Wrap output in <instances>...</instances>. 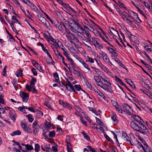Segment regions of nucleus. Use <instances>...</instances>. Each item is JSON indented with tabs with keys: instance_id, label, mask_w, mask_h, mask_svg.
I'll return each mask as SVG.
<instances>
[{
	"instance_id": "f257e3e1",
	"label": "nucleus",
	"mask_w": 152,
	"mask_h": 152,
	"mask_svg": "<svg viewBox=\"0 0 152 152\" xmlns=\"http://www.w3.org/2000/svg\"><path fill=\"white\" fill-rule=\"evenodd\" d=\"M130 118L131 120L130 122V126L132 129L137 128L138 126H139L141 124V122H143V121L139 116L134 114H132Z\"/></svg>"
},
{
	"instance_id": "f03ea898",
	"label": "nucleus",
	"mask_w": 152,
	"mask_h": 152,
	"mask_svg": "<svg viewBox=\"0 0 152 152\" xmlns=\"http://www.w3.org/2000/svg\"><path fill=\"white\" fill-rule=\"evenodd\" d=\"M111 85L110 82L107 83H102L100 86L104 90L111 93L113 92Z\"/></svg>"
},
{
	"instance_id": "7ed1b4c3",
	"label": "nucleus",
	"mask_w": 152,
	"mask_h": 152,
	"mask_svg": "<svg viewBox=\"0 0 152 152\" xmlns=\"http://www.w3.org/2000/svg\"><path fill=\"white\" fill-rule=\"evenodd\" d=\"M123 111L124 112L126 113L129 115H131V113L129 111L130 110H131L132 109V107H131L129 106L127 104L125 103L123 104Z\"/></svg>"
},
{
	"instance_id": "20e7f679",
	"label": "nucleus",
	"mask_w": 152,
	"mask_h": 152,
	"mask_svg": "<svg viewBox=\"0 0 152 152\" xmlns=\"http://www.w3.org/2000/svg\"><path fill=\"white\" fill-rule=\"evenodd\" d=\"M20 96L22 99L23 101L24 102H26L29 97V94L23 91H20Z\"/></svg>"
},
{
	"instance_id": "39448f33",
	"label": "nucleus",
	"mask_w": 152,
	"mask_h": 152,
	"mask_svg": "<svg viewBox=\"0 0 152 152\" xmlns=\"http://www.w3.org/2000/svg\"><path fill=\"white\" fill-rule=\"evenodd\" d=\"M92 42L94 45L96 47V45L98 46L97 47L99 49H101L103 48V46L102 44H100L96 40V38L95 37H92L91 38Z\"/></svg>"
},
{
	"instance_id": "423d86ee",
	"label": "nucleus",
	"mask_w": 152,
	"mask_h": 152,
	"mask_svg": "<svg viewBox=\"0 0 152 152\" xmlns=\"http://www.w3.org/2000/svg\"><path fill=\"white\" fill-rule=\"evenodd\" d=\"M133 20L132 17L129 15H127V17L125 18V19L124 20L126 21L129 25L132 26H133Z\"/></svg>"
},
{
	"instance_id": "0eeeda50",
	"label": "nucleus",
	"mask_w": 152,
	"mask_h": 152,
	"mask_svg": "<svg viewBox=\"0 0 152 152\" xmlns=\"http://www.w3.org/2000/svg\"><path fill=\"white\" fill-rule=\"evenodd\" d=\"M21 126L23 129V130L26 132H27L28 133H31L32 132L31 129L27 125H26L24 124L21 123Z\"/></svg>"
},
{
	"instance_id": "6e6552de",
	"label": "nucleus",
	"mask_w": 152,
	"mask_h": 152,
	"mask_svg": "<svg viewBox=\"0 0 152 152\" xmlns=\"http://www.w3.org/2000/svg\"><path fill=\"white\" fill-rule=\"evenodd\" d=\"M10 118L15 122L16 119V114L13 110H10L9 113Z\"/></svg>"
},
{
	"instance_id": "1a4fd4ad",
	"label": "nucleus",
	"mask_w": 152,
	"mask_h": 152,
	"mask_svg": "<svg viewBox=\"0 0 152 152\" xmlns=\"http://www.w3.org/2000/svg\"><path fill=\"white\" fill-rule=\"evenodd\" d=\"M129 136L131 138V140L133 145L132 146H134V145H137L138 141L137 140L135 136L132 133H130L129 134Z\"/></svg>"
},
{
	"instance_id": "9d476101",
	"label": "nucleus",
	"mask_w": 152,
	"mask_h": 152,
	"mask_svg": "<svg viewBox=\"0 0 152 152\" xmlns=\"http://www.w3.org/2000/svg\"><path fill=\"white\" fill-rule=\"evenodd\" d=\"M66 80L67 83L66 85L71 88L72 91L77 94V93L75 89L74 88V86H73L71 82L68 79H66Z\"/></svg>"
},
{
	"instance_id": "9b49d317",
	"label": "nucleus",
	"mask_w": 152,
	"mask_h": 152,
	"mask_svg": "<svg viewBox=\"0 0 152 152\" xmlns=\"http://www.w3.org/2000/svg\"><path fill=\"white\" fill-rule=\"evenodd\" d=\"M38 45H40L41 46L42 50L44 51V52L45 53H46L47 54L48 56L49 57H50L52 60V58L51 57V55L49 53L48 51L46 49H45V48L44 45L42 43L40 42L38 43Z\"/></svg>"
},
{
	"instance_id": "f8f14e48",
	"label": "nucleus",
	"mask_w": 152,
	"mask_h": 152,
	"mask_svg": "<svg viewBox=\"0 0 152 152\" xmlns=\"http://www.w3.org/2000/svg\"><path fill=\"white\" fill-rule=\"evenodd\" d=\"M84 33L86 36V42H90L91 41V36L90 33L88 31L85 30Z\"/></svg>"
},
{
	"instance_id": "ddd939ff",
	"label": "nucleus",
	"mask_w": 152,
	"mask_h": 152,
	"mask_svg": "<svg viewBox=\"0 0 152 152\" xmlns=\"http://www.w3.org/2000/svg\"><path fill=\"white\" fill-rule=\"evenodd\" d=\"M100 55L102 56L101 57L103 58L104 60L106 62L109 61V59L107 56V54L105 53L102 52L100 53Z\"/></svg>"
},
{
	"instance_id": "4468645a",
	"label": "nucleus",
	"mask_w": 152,
	"mask_h": 152,
	"mask_svg": "<svg viewBox=\"0 0 152 152\" xmlns=\"http://www.w3.org/2000/svg\"><path fill=\"white\" fill-rule=\"evenodd\" d=\"M144 122H141V123H140V125L139 126H138V127H139V128L140 129V128L141 129L143 130L144 131H145V132L146 133H148L149 132V131L148 130V129L143 124V123Z\"/></svg>"
},
{
	"instance_id": "2eb2a0df",
	"label": "nucleus",
	"mask_w": 152,
	"mask_h": 152,
	"mask_svg": "<svg viewBox=\"0 0 152 152\" xmlns=\"http://www.w3.org/2000/svg\"><path fill=\"white\" fill-rule=\"evenodd\" d=\"M94 79L96 83V84L99 86H101L102 82H101L100 78H99V76H94Z\"/></svg>"
},
{
	"instance_id": "dca6fc26",
	"label": "nucleus",
	"mask_w": 152,
	"mask_h": 152,
	"mask_svg": "<svg viewBox=\"0 0 152 152\" xmlns=\"http://www.w3.org/2000/svg\"><path fill=\"white\" fill-rule=\"evenodd\" d=\"M78 33V36H79L81 39L84 41L86 42V37L84 35L85 33L84 32H80L77 31Z\"/></svg>"
},
{
	"instance_id": "f3484780",
	"label": "nucleus",
	"mask_w": 152,
	"mask_h": 152,
	"mask_svg": "<svg viewBox=\"0 0 152 152\" xmlns=\"http://www.w3.org/2000/svg\"><path fill=\"white\" fill-rule=\"evenodd\" d=\"M100 80L101 82L103 83H107L110 82L109 80L107 77L103 78L102 77H100Z\"/></svg>"
},
{
	"instance_id": "a211bd4d",
	"label": "nucleus",
	"mask_w": 152,
	"mask_h": 152,
	"mask_svg": "<svg viewBox=\"0 0 152 152\" xmlns=\"http://www.w3.org/2000/svg\"><path fill=\"white\" fill-rule=\"evenodd\" d=\"M36 112L37 114L36 117V119H38L42 117L43 115V113L42 111L37 110Z\"/></svg>"
},
{
	"instance_id": "6ab92c4d",
	"label": "nucleus",
	"mask_w": 152,
	"mask_h": 152,
	"mask_svg": "<svg viewBox=\"0 0 152 152\" xmlns=\"http://www.w3.org/2000/svg\"><path fill=\"white\" fill-rule=\"evenodd\" d=\"M144 147L143 148V151L145 152H148L151 150L150 147L147 145V143L145 142L144 144Z\"/></svg>"
},
{
	"instance_id": "aec40b11",
	"label": "nucleus",
	"mask_w": 152,
	"mask_h": 152,
	"mask_svg": "<svg viewBox=\"0 0 152 152\" xmlns=\"http://www.w3.org/2000/svg\"><path fill=\"white\" fill-rule=\"evenodd\" d=\"M57 23L56 24H55V25L58 28L60 31L62 33H64V30L62 27V25L61 24H59L58 22H57Z\"/></svg>"
},
{
	"instance_id": "412c9836",
	"label": "nucleus",
	"mask_w": 152,
	"mask_h": 152,
	"mask_svg": "<svg viewBox=\"0 0 152 152\" xmlns=\"http://www.w3.org/2000/svg\"><path fill=\"white\" fill-rule=\"evenodd\" d=\"M125 80L127 83L129 84L132 88H135L134 86L133 85L134 84L133 82L130 79L126 78L125 79Z\"/></svg>"
},
{
	"instance_id": "4be33fe9",
	"label": "nucleus",
	"mask_w": 152,
	"mask_h": 152,
	"mask_svg": "<svg viewBox=\"0 0 152 152\" xmlns=\"http://www.w3.org/2000/svg\"><path fill=\"white\" fill-rule=\"evenodd\" d=\"M111 118L117 124L118 123V121L117 119V115L115 113H113L111 115Z\"/></svg>"
},
{
	"instance_id": "5701e85b",
	"label": "nucleus",
	"mask_w": 152,
	"mask_h": 152,
	"mask_svg": "<svg viewBox=\"0 0 152 152\" xmlns=\"http://www.w3.org/2000/svg\"><path fill=\"white\" fill-rule=\"evenodd\" d=\"M80 62L82 64L83 66L85 68L89 70H90V69L88 65L82 59Z\"/></svg>"
},
{
	"instance_id": "b1692460",
	"label": "nucleus",
	"mask_w": 152,
	"mask_h": 152,
	"mask_svg": "<svg viewBox=\"0 0 152 152\" xmlns=\"http://www.w3.org/2000/svg\"><path fill=\"white\" fill-rule=\"evenodd\" d=\"M115 80L116 82L118 83L122 86H125V85L123 82L122 80L120 79L116 76H115Z\"/></svg>"
},
{
	"instance_id": "393cba45",
	"label": "nucleus",
	"mask_w": 152,
	"mask_h": 152,
	"mask_svg": "<svg viewBox=\"0 0 152 152\" xmlns=\"http://www.w3.org/2000/svg\"><path fill=\"white\" fill-rule=\"evenodd\" d=\"M38 70H39L40 72H43L44 71L42 69L40 65L38 63L36 64L34 66Z\"/></svg>"
},
{
	"instance_id": "a878e982",
	"label": "nucleus",
	"mask_w": 152,
	"mask_h": 152,
	"mask_svg": "<svg viewBox=\"0 0 152 152\" xmlns=\"http://www.w3.org/2000/svg\"><path fill=\"white\" fill-rule=\"evenodd\" d=\"M36 81V79L34 78H32L30 82V85L31 88L34 87V84Z\"/></svg>"
},
{
	"instance_id": "bb28decb",
	"label": "nucleus",
	"mask_w": 152,
	"mask_h": 152,
	"mask_svg": "<svg viewBox=\"0 0 152 152\" xmlns=\"http://www.w3.org/2000/svg\"><path fill=\"white\" fill-rule=\"evenodd\" d=\"M93 89L95 91V92L97 93L98 95L101 96V95H102V93L96 87V86H94L93 88Z\"/></svg>"
},
{
	"instance_id": "cd10ccee",
	"label": "nucleus",
	"mask_w": 152,
	"mask_h": 152,
	"mask_svg": "<svg viewBox=\"0 0 152 152\" xmlns=\"http://www.w3.org/2000/svg\"><path fill=\"white\" fill-rule=\"evenodd\" d=\"M132 4H133L134 6H135L136 8H137V10H138V11L140 12L141 14H142L143 15L145 16V15H144L143 13V11H142V10H141L140 8L139 7H138V5H137H137H136L135 4H134V2L133 1H132Z\"/></svg>"
},
{
	"instance_id": "c85d7f7f",
	"label": "nucleus",
	"mask_w": 152,
	"mask_h": 152,
	"mask_svg": "<svg viewBox=\"0 0 152 152\" xmlns=\"http://www.w3.org/2000/svg\"><path fill=\"white\" fill-rule=\"evenodd\" d=\"M21 134V132L20 131L17 130L12 132V133L11 134V135L12 136H14L17 135H20Z\"/></svg>"
},
{
	"instance_id": "c756f323",
	"label": "nucleus",
	"mask_w": 152,
	"mask_h": 152,
	"mask_svg": "<svg viewBox=\"0 0 152 152\" xmlns=\"http://www.w3.org/2000/svg\"><path fill=\"white\" fill-rule=\"evenodd\" d=\"M66 57V59L72 63L71 64L72 67H73L75 65L74 64V62L72 59L69 56Z\"/></svg>"
},
{
	"instance_id": "7c9ffc66",
	"label": "nucleus",
	"mask_w": 152,
	"mask_h": 152,
	"mask_svg": "<svg viewBox=\"0 0 152 152\" xmlns=\"http://www.w3.org/2000/svg\"><path fill=\"white\" fill-rule=\"evenodd\" d=\"M5 28L6 29V31L7 32V33L9 35L10 37V38H9V39L11 40L10 41L12 42H15V39L12 37V35L10 34V33L9 32L7 31V28H6V27H5Z\"/></svg>"
},
{
	"instance_id": "2f4dec72",
	"label": "nucleus",
	"mask_w": 152,
	"mask_h": 152,
	"mask_svg": "<svg viewBox=\"0 0 152 152\" xmlns=\"http://www.w3.org/2000/svg\"><path fill=\"white\" fill-rule=\"evenodd\" d=\"M33 128V132L35 134H36L39 131V126H34Z\"/></svg>"
},
{
	"instance_id": "473e14b6",
	"label": "nucleus",
	"mask_w": 152,
	"mask_h": 152,
	"mask_svg": "<svg viewBox=\"0 0 152 152\" xmlns=\"http://www.w3.org/2000/svg\"><path fill=\"white\" fill-rule=\"evenodd\" d=\"M22 72L23 71L21 69H19L15 73L16 76L17 77H19L21 76L22 75Z\"/></svg>"
},
{
	"instance_id": "72a5a7b5",
	"label": "nucleus",
	"mask_w": 152,
	"mask_h": 152,
	"mask_svg": "<svg viewBox=\"0 0 152 152\" xmlns=\"http://www.w3.org/2000/svg\"><path fill=\"white\" fill-rule=\"evenodd\" d=\"M28 120V121L30 122H32L34 120V118L32 115L30 114H29L26 116Z\"/></svg>"
},
{
	"instance_id": "f704fd0d",
	"label": "nucleus",
	"mask_w": 152,
	"mask_h": 152,
	"mask_svg": "<svg viewBox=\"0 0 152 152\" xmlns=\"http://www.w3.org/2000/svg\"><path fill=\"white\" fill-rule=\"evenodd\" d=\"M91 67L99 75H101V72L99 69L92 66Z\"/></svg>"
},
{
	"instance_id": "c9c22d12",
	"label": "nucleus",
	"mask_w": 152,
	"mask_h": 152,
	"mask_svg": "<svg viewBox=\"0 0 152 152\" xmlns=\"http://www.w3.org/2000/svg\"><path fill=\"white\" fill-rule=\"evenodd\" d=\"M118 4L117 3V4L119 6L121 7L124 9L125 10H126V7L125 6V4H124L123 3L121 2V1H118Z\"/></svg>"
},
{
	"instance_id": "e433bc0d",
	"label": "nucleus",
	"mask_w": 152,
	"mask_h": 152,
	"mask_svg": "<svg viewBox=\"0 0 152 152\" xmlns=\"http://www.w3.org/2000/svg\"><path fill=\"white\" fill-rule=\"evenodd\" d=\"M133 129L136 130V131H137L138 132L142 134L143 135H145L146 133L145 131H142V130L140 129L139 128V127L138 126V128L137 129L133 128Z\"/></svg>"
},
{
	"instance_id": "4c0bfd02",
	"label": "nucleus",
	"mask_w": 152,
	"mask_h": 152,
	"mask_svg": "<svg viewBox=\"0 0 152 152\" xmlns=\"http://www.w3.org/2000/svg\"><path fill=\"white\" fill-rule=\"evenodd\" d=\"M74 87V88L78 91L82 89L81 86L80 85H75Z\"/></svg>"
},
{
	"instance_id": "58836bf2",
	"label": "nucleus",
	"mask_w": 152,
	"mask_h": 152,
	"mask_svg": "<svg viewBox=\"0 0 152 152\" xmlns=\"http://www.w3.org/2000/svg\"><path fill=\"white\" fill-rule=\"evenodd\" d=\"M83 134V136L84 138L86 140H90V138L87 135L86 133L84 132H81Z\"/></svg>"
},
{
	"instance_id": "ea45409f",
	"label": "nucleus",
	"mask_w": 152,
	"mask_h": 152,
	"mask_svg": "<svg viewBox=\"0 0 152 152\" xmlns=\"http://www.w3.org/2000/svg\"><path fill=\"white\" fill-rule=\"evenodd\" d=\"M12 83L13 84V86L15 87L16 90H17V86L18 84L17 80L15 79H13V80Z\"/></svg>"
},
{
	"instance_id": "a19ab883",
	"label": "nucleus",
	"mask_w": 152,
	"mask_h": 152,
	"mask_svg": "<svg viewBox=\"0 0 152 152\" xmlns=\"http://www.w3.org/2000/svg\"><path fill=\"white\" fill-rule=\"evenodd\" d=\"M54 77L55 78L56 80V82H58V80H59V78L58 77V74L56 72L53 73Z\"/></svg>"
},
{
	"instance_id": "79ce46f5",
	"label": "nucleus",
	"mask_w": 152,
	"mask_h": 152,
	"mask_svg": "<svg viewBox=\"0 0 152 152\" xmlns=\"http://www.w3.org/2000/svg\"><path fill=\"white\" fill-rule=\"evenodd\" d=\"M86 83V85L87 87L90 90H92V86L91 84H90L89 83L88 80L86 82H85Z\"/></svg>"
},
{
	"instance_id": "37998d69",
	"label": "nucleus",
	"mask_w": 152,
	"mask_h": 152,
	"mask_svg": "<svg viewBox=\"0 0 152 152\" xmlns=\"http://www.w3.org/2000/svg\"><path fill=\"white\" fill-rule=\"evenodd\" d=\"M72 23H71V24H72V23H73L74 25H76L77 26V27L80 28L81 29L82 28V27L80 26V24L78 23L76 21L73 20H72Z\"/></svg>"
},
{
	"instance_id": "c03bdc74",
	"label": "nucleus",
	"mask_w": 152,
	"mask_h": 152,
	"mask_svg": "<svg viewBox=\"0 0 152 152\" xmlns=\"http://www.w3.org/2000/svg\"><path fill=\"white\" fill-rule=\"evenodd\" d=\"M103 2V4L104 6L106 7L107 9H108L110 12H111L113 14L114 13V12L110 8V7H108L104 2V1L102 0H101Z\"/></svg>"
},
{
	"instance_id": "a18cd8bd",
	"label": "nucleus",
	"mask_w": 152,
	"mask_h": 152,
	"mask_svg": "<svg viewBox=\"0 0 152 152\" xmlns=\"http://www.w3.org/2000/svg\"><path fill=\"white\" fill-rule=\"evenodd\" d=\"M87 148L91 152H96L95 150L90 145H88L87 146Z\"/></svg>"
},
{
	"instance_id": "49530a36",
	"label": "nucleus",
	"mask_w": 152,
	"mask_h": 152,
	"mask_svg": "<svg viewBox=\"0 0 152 152\" xmlns=\"http://www.w3.org/2000/svg\"><path fill=\"white\" fill-rule=\"evenodd\" d=\"M3 96L2 94H0V102L3 104H5Z\"/></svg>"
},
{
	"instance_id": "de8ad7c7",
	"label": "nucleus",
	"mask_w": 152,
	"mask_h": 152,
	"mask_svg": "<svg viewBox=\"0 0 152 152\" xmlns=\"http://www.w3.org/2000/svg\"><path fill=\"white\" fill-rule=\"evenodd\" d=\"M40 149V146L38 144H36L35 146V150L36 152H38Z\"/></svg>"
},
{
	"instance_id": "09e8293b",
	"label": "nucleus",
	"mask_w": 152,
	"mask_h": 152,
	"mask_svg": "<svg viewBox=\"0 0 152 152\" xmlns=\"http://www.w3.org/2000/svg\"><path fill=\"white\" fill-rule=\"evenodd\" d=\"M98 65L102 69H105L107 70V68L105 66L103 65L99 61V64Z\"/></svg>"
},
{
	"instance_id": "8fccbe9b",
	"label": "nucleus",
	"mask_w": 152,
	"mask_h": 152,
	"mask_svg": "<svg viewBox=\"0 0 152 152\" xmlns=\"http://www.w3.org/2000/svg\"><path fill=\"white\" fill-rule=\"evenodd\" d=\"M88 108L93 113H94L96 115H98V114H97V112L94 109V108L90 107H88Z\"/></svg>"
},
{
	"instance_id": "3c124183",
	"label": "nucleus",
	"mask_w": 152,
	"mask_h": 152,
	"mask_svg": "<svg viewBox=\"0 0 152 152\" xmlns=\"http://www.w3.org/2000/svg\"><path fill=\"white\" fill-rule=\"evenodd\" d=\"M45 26L49 29H51V27L50 26V25L49 23V22L47 20L46 22H45L44 23Z\"/></svg>"
},
{
	"instance_id": "603ef678",
	"label": "nucleus",
	"mask_w": 152,
	"mask_h": 152,
	"mask_svg": "<svg viewBox=\"0 0 152 152\" xmlns=\"http://www.w3.org/2000/svg\"><path fill=\"white\" fill-rule=\"evenodd\" d=\"M96 121L97 123L101 125L102 126L103 125V123L102 122L101 120L98 118H97L96 117H95Z\"/></svg>"
},
{
	"instance_id": "864d4df0",
	"label": "nucleus",
	"mask_w": 152,
	"mask_h": 152,
	"mask_svg": "<svg viewBox=\"0 0 152 152\" xmlns=\"http://www.w3.org/2000/svg\"><path fill=\"white\" fill-rule=\"evenodd\" d=\"M88 60L86 61V62L89 61L91 63H93L94 62V61L93 59L89 57L88 56H87Z\"/></svg>"
},
{
	"instance_id": "5fc2aeb1",
	"label": "nucleus",
	"mask_w": 152,
	"mask_h": 152,
	"mask_svg": "<svg viewBox=\"0 0 152 152\" xmlns=\"http://www.w3.org/2000/svg\"><path fill=\"white\" fill-rule=\"evenodd\" d=\"M31 72H32L33 75L34 76H37V73L34 68H32L31 69Z\"/></svg>"
},
{
	"instance_id": "6e6d98bb",
	"label": "nucleus",
	"mask_w": 152,
	"mask_h": 152,
	"mask_svg": "<svg viewBox=\"0 0 152 152\" xmlns=\"http://www.w3.org/2000/svg\"><path fill=\"white\" fill-rule=\"evenodd\" d=\"M49 136L51 137H53L55 136V132L53 131L50 132L49 133Z\"/></svg>"
},
{
	"instance_id": "4d7b16f0",
	"label": "nucleus",
	"mask_w": 152,
	"mask_h": 152,
	"mask_svg": "<svg viewBox=\"0 0 152 152\" xmlns=\"http://www.w3.org/2000/svg\"><path fill=\"white\" fill-rule=\"evenodd\" d=\"M21 10L23 11V12H24V14H25V15H26V16L29 19H30L31 20H32V21H33V19H32V18H31V17H30L28 15H27L26 14V12H25V10H23L22 9V8L21 7Z\"/></svg>"
},
{
	"instance_id": "13d9d810",
	"label": "nucleus",
	"mask_w": 152,
	"mask_h": 152,
	"mask_svg": "<svg viewBox=\"0 0 152 152\" xmlns=\"http://www.w3.org/2000/svg\"><path fill=\"white\" fill-rule=\"evenodd\" d=\"M71 145L70 144H67V150L68 152H71L72 150V148L71 147Z\"/></svg>"
},
{
	"instance_id": "bf43d9fd",
	"label": "nucleus",
	"mask_w": 152,
	"mask_h": 152,
	"mask_svg": "<svg viewBox=\"0 0 152 152\" xmlns=\"http://www.w3.org/2000/svg\"><path fill=\"white\" fill-rule=\"evenodd\" d=\"M26 148L27 150H31L33 149L32 146L28 145H26Z\"/></svg>"
},
{
	"instance_id": "052dcab7",
	"label": "nucleus",
	"mask_w": 152,
	"mask_h": 152,
	"mask_svg": "<svg viewBox=\"0 0 152 152\" xmlns=\"http://www.w3.org/2000/svg\"><path fill=\"white\" fill-rule=\"evenodd\" d=\"M105 136L106 139L108 140L110 142H111L112 143H114V142L112 139L110 138V137L108 136L106 134V135H105Z\"/></svg>"
},
{
	"instance_id": "680f3d73",
	"label": "nucleus",
	"mask_w": 152,
	"mask_h": 152,
	"mask_svg": "<svg viewBox=\"0 0 152 152\" xmlns=\"http://www.w3.org/2000/svg\"><path fill=\"white\" fill-rule=\"evenodd\" d=\"M132 14L135 17V18H136L137 19H139V20L140 21V22H141V20L139 19V18L138 16L137 15L136 13L133 12Z\"/></svg>"
},
{
	"instance_id": "e2e57ef3",
	"label": "nucleus",
	"mask_w": 152,
	"mask_h": 152,
	"mask_svg": "<svg viewBox=\"0 0 152 152\" xmlns=\"http://www.w3.org/2000/svg\"><path fill=\"white\" fill-rule=\"evenodd\" d=\"M38 121L37 120H35L33 122L32 124V127H34V126H39L38 124Z\"/></svg>"
},
{
	"instance_id": "0e129e2a",
	"label": "nucleus",
	"mask_w": 152,
	"mask_h": 152,
	"mask_svg": "<svg viewBox=\"0 0 152 152\" xmlns=\"http://www.w3.org/2000/svg\"><path fill=\"white\" fill-rule=\"evenodd\" d=\"M125 138L127 142H129L132 145H133V144H132L131 141V140L130 137L129 138L128 136H127Z\"/></svg>"
},
{
	"instance_id": "69168bd1",
	"label": "nucleus",
	"mask_w": 152,
	"mask_h": 152,
	"mask_svg": "<svg viewBox=\"0 0 152 152\" xmlns=\"http://www.w3.org/2000/svg\"><path fill=\"white\" fill-rule=\"evenodd\" d=\"M7 67V66H5L3 69V75L6 77V68Z\"/></svg>"
},
{
	"instance_id": "338daca9",
	"label": "nucleus",
	"mask_w": 152,
	"mask_h": 152,
	"mask_svg": "<svg viewBox=\"0 0 152 152\" xmlns=\"http://www.w3.org/2000/svg\"><path fill=\"white\" fill-rule=\"evenodd\" d=\"M119 15L124 20L125 19V18H126L127 17V16H126L123 13H119Z\"/></svg>"
},
{
	"instance_id": "774afa93",
	"label": "nucleus",
	"mask_w": 152,
	"mask_h": 152,
	"mask_svg": "<svg viewBox=\"0 0 152 152\" xmlns=\"http://www.w3.org/2000/svg\"><path fill=\"white\" fill-rule=\"evenodd\" d=\"M45 151H46V152H50L51 151V149L50 147H48L46 145L45 146Z\"/></svg>"
}]
</instances>
